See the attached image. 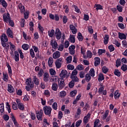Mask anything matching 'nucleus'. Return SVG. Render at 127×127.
Listing matches in <instances>:
<instances>
[{"mask_svg":"<svg viewBox=\"0 0 127 127\" xmlns=\"http://www.w3.org/2000/svg\"><path fill=\"white\" fill-rule=\"evenodd\" d=\"M109 113H110V111H109V110H106L104 115L101 116L102 120H103V121L106 120V123H109L112 119L111 116H109Z\"/></svg>","mask_w":127,"mask_h":127,"instance_id":"f257e3e1","label":"nucleus"},{"mask_svg":"<svg viewBox=\"0 0 127 127\" xmlns=\"http://www.w3.org/2000/svg\"><path fill=\"white\" fill-rule=\"evenodd\" d=\"M44 112L45 115H47L49 117H50L51 115V112L52 111V108L50 106H44L43 108Z\"/></svg>","mask_w":127,"mask_h":127,"instance_id":"f03ea898","label":"nucleus"},{"mask_svg":"<svg viewBox=\"0 0 127 127\" xmlns=\"http://www.w3.org/2000/svg\"><path fill=\"white\" fill-rule=\"evenodd\" d=\"M59 88L62 89L65 87V80L62 78H60L58 81Z\"/></svg>","mask_w":127,"mask_h":127,"instance_id":"7ed1b4c3","label":"nucleus"},{"mask_svg":"<svg viewBox=\"0 0 127 127\" xmlns=\"http://www.w3.org/2000/svg\"><path fill=\"white\" fill-rule=\"evenodd\" d=\"M11 19L10 17V14L9 13H5L3 15V20L4 22H6V23H8V21Z\"/></svg>","mask_w":127,"mask_h":127,"instance_id":"20e7f679","label":"nucleus"},{"mask_svg":"<svg viewBox=\"0 0 127 127\" xmlns=\"http://www.w3.org/2000/svg\"><path fill=\"white\" fill-rule=\"evenodd\" d=\"M36 117L38 121H42V118H43V110H40L39 111L36 112Z\"/></svg>","mask_w":127,"mask_h":127,"instance_id":"39448f33","label":"nucleus"},{"mask_svg":"<svg viewBox=\"0 0 127 127\" xmlns=\"http://www.w3.org/2000/svg\"><path fill=\"white\" fill-rule=\"evenodd\" d=\"M56 37L58 39V40H59V39H61V37H62V32H61L60 29L58 28L56 29Z\"/></svg>","mask_w":127,"mask_h":127,"instance_id":"423d86ee","label":"nucleus"},{"mask_svg":"<svg viewBox=\"0 0 127 127\" xmlns=\"http://www.w3.org/2000/svg\"><path fill=\"white\" fill-rule=\"evenodd\" d=\"M16 102L17 104L18 109L19 110H21V111H23V110H24V105H23V103H21V101H20V99H17Z\"/></svg>","mask_w":127,"mask_h":127,"instance_id":"0eeeda50","label":"nucleus"},{"mask_svg":"<svg viewBox=\"0 0 127 127\" xmlns=\"http://www.w3.org/2000/svg\"><path fill=\"white\" fill-rule=\"evenodd\" d=\"M26 85L29 86L30 88H33L34 87V83L32 82L31 78H27L26 80Z\"/></svg>","mask_w":127,"mask_h":127,"instance_id":"6e6552de","label":"nucleus"},{"mask_svg":"<svg viewBox=\"0 0 127 127\" xmlns=\"http://www.w3.org/2000/svg\"><path fill=\"white\" fill-rule=\"evenodd\" d=\"M90 119H91V114L90 113H88L87 115L86 116H85L83 118V124H85V125L88 124L89 121H90Z\"/></svg>","mask_w":127,"mask_h":127,"instance_id":"1a4fd4ad","label":"nucleus"},{"mask_svg":"<svg viewBox=\"0 0 127 127\" xmlns=\"http://www.w3.org/2000/svg\"><path fill=\"white\" fill-rule=\"evenodd\" d=\"M76 48V46L74 45H72L71 46L69 47L68 50L69 54H71V55H74L75 54V49Z\"/></svg>","mask_w":127,"mask_h":127,"instance_id":"9d476101","label":"nucleus"},{"mask_svg":"<svg viewBox=\"0 0 127 127\" xmlns=\"http://www.w3.org/2000/svg\"><path fill=\"white\" fill-rule=\"evenodd\" d=\"M18 7L20 9L21 13H24L25 11V7L22 5V3H19L18 5Z\"/></svg>","mask_w":127,"mask_h":127,"instance_id":"9b49d317","label":"nucleus"},{"mask_svg":"<svg viewBox=\"0 0 127 127\" xmlns=\"http://www.w3.org/2000/svg\"><path fill=\"white\" fill-rule=\"evenodd\" d=\"M0 40L1 42H7L8 41V39L7 38V36L5 34H2L0 36Z\"/></svg>","mask_w":127,"mask_h":127,"instance_id":"f8f14e48","label":"nucleus"},{"mask_svg":"<svg viewBox=\"0 0 127 127\" xmlns=\"http://www.w3.org/2000/svg\"><path fill=\"white\" fill-rule=\"evenodd\" d=\"M10 118L13 122L15 127H18V123H17V121H16V119H15V117L13 114H11Z\"/></svg>","mask_w":127,"mask_h":127,"instance_id":"ddd939ff","label":"nucleus"},{"mask_svg":"<svg viewBox=\"0 0 127 127\" xmlns=\"http://www.w3.org/2000/svg\"><path fill=\"white\" fill-rule=\"evenodd\" d=\"M6 33L8 37H10V38H13V32L9 28L7 29Z\"/></svg>","mask_w":127,"mask_h":127,"instance_id":"4468645a","label":"nucleus"},{"mask_svg":"<svg viewBox=\"0 0 127 127\" xmlns=\"http://www.w3.org/2000/svg\"><path fill=\"white\" fill-rule=\"evenodd\" d=\"M69 29L71 30L72 33H73V34H76L77 33V29L75 26H74V25L70 24L69 25Z\"/></svg>","mask_w":127,"mask_h":127,"instance_id":"2eb2a0df","label":"nucleus"},{"mask_svg":"<svg viewBox=\"0 0 127 127\" xmlns=\"http://www.w3.org/2000/svg\"><path fill=\"white\" fill-rule=\"evenodd\" d=\"M67 74L68 72L67 71V70H63L60 74V76L61 78H65V77H67Z\"/></svg>","mask_w":127,"mask_h":127,"instance_id":"dca6fc26","label":"nucleus"},{"mask_svg":"<svg viewBox=\"0 0 127 127\" xmlns=\"http://www.w3.org/2000/svg\"><path fill=\"white\" fill-rule=\"evenodd\" d=\"M120 97H121V93H120L119 90H116L114 93V98L115 100H119Z\"/></svg>","mask_w":127,"mask_h":127,"instance_id":"f3484780","label":"nucleus"},{"mask_svg":"<svg viewBox=\"0 0 127 127\" xmlns=\"http://www.w3.org/2000/svg\"><path fill=\"white\" fill-rule=\"evenodd\" d=\"M94 127H102V124L100 123V120H95L94 124Z\"/></svg>","mask_w":127,"mask_h":127,"instance_id":"a211bd4d","label":"nucleus"},{"mask_svg":"<svg viewBox=\"0 0 127 127\" xmlns=\"http://www.w3.org/2000/svg\"><path fill=\"white\" fill-rule=\"evenodd\" d=\"M54 59H57L60 57V52L57 51L53 54Z\"/></svg>","mask_w":127,"mask_h":127,"instance_id":"6ab92c4d","label":"nucleus"},{"mask_svg":"<svg viewBox=\"0 0 127 127\" xmlns=\"http://www.w3.org/2000/svg\"><path fill=\"white\" fill-rule=\"evenodd\" d=\"M98 80L99 82H102L103 80H105V75L102 73L98 74Z\"/></svg>","mask_w":127,"mask_h":127,"instance_id":"aec40b11","label":"nucleus"},{"mask_svg":"<svg viewBox=\"0 0 127 127\" xmlns=\"http://www.w3.org/2000/svg\"><path fill=\"white\" fill-rule=\"evenodd\" d=\"M119 38H120V39H121V40H123V39H127V36L124 33L119 32Z\"/></svg>","mask_w":127,"mask_h":127,"instance_id":"412c9836","label":"nucleus"},{"mask_svg":"<svg viewBox=\"0 0 127 127\" xmlns=\"http://www.w3.org/2000/svg\"><path fill=\"white\" fill-rule=\"evenodd\" d=\"M51 45H52L54 49H57V48H58V47H57V46H58V44H57V42L55 41H52L51 42Z\"/></svg>","mask_w":127,"mask_h":127,"instance_id":"4be33fe9","label":"nucleus"},{"mask_svg":"<svg viewBox=\"0 0 127 127\" xmlns=\"http://www.w3.org/2000/svg\"><path fill=\"white\" fill-rule=\"evenodd\" d=\"M39 79L37 78L36 76L35 75L33 76V82L35 85L38 86V85H39Z\"/></svg>","mask_w":127,"mask_h":127,"instance_id":"5701e85b","label":"nucleus"},{"mask_svg":"<svg viewBox=\"0 0 127 127\" xmlns=\"http://www.w3.org/2000/svg\"><path fill=\"white\" fill-rule=\"evenodd\" d=\"M8 91L9 93L12 94L14 92V88H13V87L11 85L8 84Z\"/></svg>","mask_w":127,"mask_h":127,"instance_id":"b1692460","label":"nucleus"},{"mask_svg":"<svg viewBox=\"0 0 127 127\" xmlns=\"http://www.w3.org/2000/svg\"><path fill=\"white\" fill-rule=\"evenodd\" d=\"M110 38V37L109 36V35H105L104 36V43L105 45H107L108 43H109V39Z\"/></svg>","mask_w":127,"mask_h":127,"instance_id":"393cba45","label":"nucleus"},{"mask_svg":"<svg viewBox=\"0 0 127 127\" xmlns=\"http://www.w3.org/2000/svg\"><path fill=\"white\" fill-rule=\"evenodd\" d=\"M49 74L47 73L44 74V81L45 82H48L49 81Z\"/></svg>","mask_w":127,"mask_h":127,"instance_id":"a878e982","label":"nucleus"},{"mask_svg":"<svg viewBox=\"0 0 127 127\" xmlns=\"http://www.w3.org/2000/svg\"><path fill=\"white\" fill-rule=\"evenodd\" d=\"M14 54L15 61H16V62H18V61H19V54L18 52L15 51Z\"/></svg>","mask_w":127,"mask_h":127,"instance_id":"bb28decb","label":"nucleus"},{"mask_svg":"<svg viewBox=\"0 0 127 127\" xmlns=\"http://www.w3.org/2000/svg\"><path fill=\"white\" fill-rule=\"evenodd\" d=\"M6 66L8 68V74L10 77H11V76H12V70H11V66L9 65V64H6Z\"/></svg>","mask_w":127,"mask_h":127,"instance_id":"cd10ccee","label":"nucleus"},{"mask_svg":"<svg viewBox=\"0 0 127 127\" xmlns=\"http://www.w3.org/2000/svg\"><path fill=\"white\" fill-rule=\"evenodd\" d=\"M100 87L99 88L98 93L99 94H103V92L104 91V89H105V87H104V85H103L102 83H101L100 84Z\"/></svg>","mask_w":127,"mask_h":127,"instance_id":"c85d7f7f","label":"nucleus"},{"mask_svg":"<svg viewBox=\"0 0 127 127\" xmlns=\"http://www.w3.org/2000/svg\"><path fill=\"white\" fill-rule=\"evenodd\" d=\"M96 8V10L98 11V10H102V9H103V6L100 4H95V6Z\"/></svg>","mask_w":127,"mask_h":127,"instance_id":"c756f323","label":"nucleus"},{"mask_svg":"<svg viewBox=\"0 0 127 127\" xmlns=\"http://www.w3.org/2000/svg\"><path fill=\"white\" fill-rule=\"evenodd\" d=\"M52 89L53 91H57V90H58V84L55 83H53Z\"/></svg>","mask_w":127,"mask_h":127,"instance_id":"7c9ffc66","label":"nucleus"},{"mask_svg":"<svg viewBox=\"0 0 127 127\" xmlns=\"http://www.w3.org/2000/svg\"><path fill=\"white\" fill-rule=\"evenodd\" d=\"M48 35L50 37H53L54 36V34L55 33V30L54 29H52L51 31H49L48 32Z\"/></svg>","mask_w":127,"mask_h":127,"instance_id":"2f4dec72","label":"nucleus"},{"mask_svg":"<svg viewBox=\"0 0 127 127\" xmlns=\"http://www.w3.org/2000/svg\"><path fill=\"white\" fill-rule=\"evenodd\" d=\"M63 8L64 9H65V13L66 14L69 13V6H68L67 5L64 4L63 5Z\"/></svg>","mask_w":127,"mask_h":127,"instance_id":"473e14b6","label":"nucleus"},{"mask_svg":"<svg viewBox=\"0 0 127 127\" xmlns=\"http://www.w3.org/2000/svg\"><path fill=\"white\" fill-rule=\"evenodd\" d=\"M68 40L71 43H75V36H74L73 35H70Z\"/></svg>","mask_w":127,"mask_h":127,"instance_id":"72a5a7b5","label":"nucleus"},{"mask_svg":"<svg viewBox=\"0 0 127 127\" xmlns=\"http://www.w3.org/2000/svg\"><path fill=\"white\" fill-rule=\"evenodd\" d=\"M91 77H95V70L94 68H91L88 73Z\"/></svg>","mask_w":127,"mask_h":127,"instance_id":"f704fd0d","label":"nucleus"},{"mask_svg":"<svg viewBox=\"0 0 127 127\" xmlns=\"http://www.w3.org/2000/svg\"><path fill=\"white\" fill-rule=\"evenodd\" d=\"M85 80L86 82H90L91 81V75L87 73L85 76Z\"/></svg>","mask_w":127,"mask_h":127,"instance_id":"c9c22d12","label":"nucleus"},{"mask_svg":"<svg viewBox=\"0 0 127 127\" xmlns=\"http://www.w3.org/2000/svg\"><path fill=\"white\" fill-rule=\"evenodd\" d=\"M9 44L10 45V49L11 52H13L15 50V46L11 43V42H9Z\"/></svg>","mask_w":127,"mask_h":127,"instance_id":"e433bc0d","label":"nucleus"},{"mask_svg":"<svg viewBox=\"0 0 127 127\" xmlns=\"http://www.w3.org/2000/svg\"><path fill=\"white\" fill-rule=\"evenodd\" d=\"M22 48L23 50H28L29 49V45L27 44H24L22 45Z\"/></svg>","mask_w":127,"mask_h":127,"instance_id":"4c0bfd02","label":"nucleus"},{"mask_svg":"<svg viewBox=\"0 0 127 127\" xmlns=\"http://www.w3.org/2000/svg\"><path fill=\"white\" fill-rule=\"evenodd\" d=\"M59 79L60 78H59V77H58V76H55L51 78V80H52V82H53L54 83H56V82H57V81H59Z\"/></svg>","mask_w":127,"mask_h":127,"instance_id":"58836bf2","label":"nucleus"},{"mask_svg":"<svg viewBox=\"0 0 127 127\" xmlns=\"http://www.w3.org/2000/svg\"><path fill=\"white\" fill-rule=\"evenodd\" d=\"M95 62L94 64H100L101 63V59L99 57H95L94 58Z\"/></svg>","mask_w":127,"mask_h":127,"instance_id":"ea45409f","label":"nucleus"},{"mask_svg":"<svg viewBox=\"0 0 127 127\" xmlns=\"http://www.w3.org/2000/svg\"><path fill=\"white\" fill-rule=\"evenodd\" d=\"M59 95L61 98H64V97H66V92H65V91H62L60 92Z\"/></svg>","mask_w":127,"mask_h":127,"instance_id":"a19ab883","label":"nucleus"},{"mask_svg":"<svg viewBox=\"0 0 127 127\" xmlns=\"http://www.w3.org/2000/svg\"><path fill=\"white\" fill-rule=\"evenodd\" d=\"M3 80L4 82L8 81V74L7 73H3Z\"/></svg>","mask_w":127,"mask_h":127,"instance_id":"79ce46f5","label":"nucleus"},{"mask_svg":"<svg viewBox=\"0 0 127 127\" xmlns=\"http://www.w3.org/2000/svg\"><path fill=\"white\" fill-rule=\"evenodd\" d=\"M12 108L14 110H18V106H17V104L15 102L12 103Z\"/></svg>","mask_w":127,"mask_h":127,"instance_id":"37998d69","label":"nucleus"},{"mask_svg":"<svg viewBox=\"0 0 127 127\" xmlns=\"http://www.w3.org/2000/svg\"><path fill=\"white\" fill-rule=\"evenodd\" d=\"M114 75L118 77H121V71L119 69H115L114 71Z\"/></svg>","mask_w":127,"mask_h":127,"instance_id":"c03bdc74","label":"nucleus"},{"mask_svg":"<svg viewBox=\"0 0 127 127\" xmlns=\"http://www.w3.org/2000/svg\"><path fill=\"white\" fill-rule=\"evenodd\" d=\"M117 10L119 11V12H123V9L124 8V7L122 6L121 5L118 4L117 6Z\"/></svg>","mask_w":127,"mask_h":127,"instance_id":"a18cd8bd","label":"nucleus"},{"mask_svg":"<svg viewBox=\"0 0 127 127\" xmlns=\"http://www.w3.org/2000/svg\"><path fill=\"white\" fill-rule=\"evenodd\" d=\"M0 3H1L3 7H4L5 8H6V7H7V2H6L5 0H2Z\"/></svg>","mask_w":127,"mask_h":127,"instance_id":"49530a36","label":"nucleus"},{"mask_svg":"<svg viewBox=\"0 0 127 127\" xmlns=\"http://www.w3.org/2000/svg\"><path fill=\"white\" fill-rule=\"evenodd\" d=\"M6 109H7L8 113H10L11 112V109H10V105L8 102L6 103Z\"/></svg>","mask_w":127,"mask_h":127,"instance_id":"de8ad7c7","label":"nucleus"},{"mask_svg":"<svg viewBox=\"0 0 127 127\" xmlns=\"http://www.w3.org/2000/svg\"><path fill=\"white\" fill-rule=\"evenodd\" d=\"M43 74H44V70H43V69H40V70L39 71L38 73V76L40 78V77H42Z\"/></svg>","mask_w":127,"mask_h":127,"instance_id":"09e8293b","label":"nucleus"},{"mask_svg":"<svg viewBox=\"0 0 127 127\" xmlns=\"http://www.w3.org/2000/svg\"><path fill=\"white\" fill-rule=\"evenodd\" d=\"M102 72L104 73V74H107V73L109 72V68L106 66H103L102 67Z\"/></svg>","mask_w":127,"mask_h":127,"instance_id":"8fccbe9b","label":"nucleus"},{"mask_svg":"<svg viewBox=\"0 0 127 127\" xmlns=\"http://www.w3.org/2000/svg\"><path fill=\"white\" fill-rule=\"evenodd\" d=\"M77 38L79 41H83V35H82L81 33L79 32L78 33Z\"/></svg>","mask_w":127,"mask_h":127,"instance_id":"3c124183","label":"nucleus"},{"mask_svg":"<svg viewBox=\"0 0 127 127\" xmlns=\"http://www.w3.org/2000/svg\"><path fill=\"white\" fill-rule=\"evenodd\" d=\"M71 97L72 98L76 96V94H77V90H72L70 93Z\"/></svg>","mask_w":127,"mask_h":127,"instance_id":"603ef678","label":"nucleus"},{"mask_svg":"<svg viewBox=\"0 0 127 127\" xmlns=\"http://www.w3.org/2000/svg\"><path fill=\"white\" fill-rule=\"evenodd\" d=\"M103 53H106V50H104V49H99L98 50V54L99 56H100V55H102V54H103Z\"/></svg>","mask_w":127,"mask_h":127,"instance_id":"864d4df0","label":"nucleus"},{"mask_svg":"<svg viewBox=\"0 0 127 127\" xmlns=\"http://www.w3.org/2000/svg\"><path fill=\"white\" fill-rule=\"evenodd\" d=\"M87 28H88V32L90 34H93V33H94V30L93 29V27L92 26L88 27Z\"/></svg>","mask_w":127,"mask_h":127,"instance_id":"5fc2aeb1","label":"nucleus"},{"mask_svg":"<svg viewBox=\"0 0 127 127\" xmlns=\"http://www.w3.org/2000/svg\"><path fill=\"white\" fill-rule=\"evenodd\" d=\"M0 113H3L4 112V105L3 103L0 104Z\"/></svg>","mask_w":127,"mask_h":127,"instance_id":"6e6d98bb","label":"nucleus"},{"mask_svg":"<svg viewBox=\"0 0 127 127\" xmlns=\"http://www.w3.org/2000/svg\"><path fill=\"white\" fill-rule=\"evenodd\" d=\"M72 6L73 7H74L75 8V11L76 12H77V13H80V9L79 8H78V6H77L75 4H73Z\"/></svg>","mask_w":127,"mask_h":127,"instance_id":"4d7b16f0","label":"nucleus"},{"mask_svg":"<svg viewBox=\"0 0 127 127\" xmlns=\"http://www.w3.org/2000/svg\"><path fill=\"white\" fill-rule=\"evenodd\" d=\"M18 51L20 54V58L21 59H24V56L23 55V53H22V51H21V50H18Z\"/></svg>","mask_w":127,"mask_h":127,"instance_id":"13d9d810","label":"nucleus"},{"mask_svg":"<svg viewBox=\"0 0 127 127\" xmlns=\"http://www.w3.org/2000/svg\"><path fill=\"white\" fill-rule=\"evenodd\" d=\"M50 73L52 76H53L54 75H56V71H55V70L53 68H51L50 69Z\"/></svg>","mask_w":127,"mask_h":127,"instance_id":"bf43d9fd","label":"nucleus"},{"mask_svg":"<svg viewBox=\"0 0 127 127\" xmlns=\"http://www.w3.org/2000/svg\"><path fill=\"white\" fill-rule=\"evenodd\" d=\"M108 49H109L110 52H113V51H115V48L113 45H110L108 46Z\"/></svg>","mask_w":127,"mask_h":127,"instance_id":"052dcab7","label":"nucleus"},{"mask_svg":"<svg viewBox=\"0 0 127 127\" xmlns=\"http://www.w3.org/2000/svg\"><path fill=\"white\" fill-rule=\"evenodd\" d=\"M70 78H71L73 82H78L79 81V79L78 78V77H77L76 76H70Z\"/></svg>","mask_w":127,"mask_h":127,"instance_id":"680f3d73","label":"nucleus"},{"mask_svg":"<svg viewBox=\"0 0 127 127\" xmlns=\"http://www.w3.org/2000/svg\"><path fill=\"white\" fill-rule=\"evenodd\" d=\"M87 55L88 58H91V57H93V54L92 53V52H91V51H88L87 52Z\"/></svg>","mask_w":127,"mask_h":127,"instance_id":"e2e57ef3","label":"nucleus"},{"mask_svg":"<svg viewBox=\"0 0 127 127\" xmlns=\"http://www.w3.org/2000/svg\"><path fill=\"white\" fill-rule=\"evenodd\" d=\"M121 70H123L124 72H126V71L127 70V65L126 64H123L121 66Z\"/></svg>","mask_w":127,"mask_h":127,"instance_id":"0e129e2a","label":"nucleus"},{"mask_svg":"<svg viewBox=\"0 0 127 127\" xmlns=\"http://www.w3.org/2000/svg\"><path fill=\"white\" fill-rule=\"evenodd\" d=\"M118 25L121 29H125V25L122 23H118Z\"/></svg>","mask_w":127,"mask_h":127,"instance_id":"69168bd1","label":"nucleus"},{"mask_svg":"<svg viewBox=\"0 0 127 127\" xmlns=\"http://www.w3.org/2000/svg\"><path fill=\"white\" fill-rule=\"evenodd\" d=\"M16 93L18 96H22V90L21 89L16 90Z\"/></svg>","mask_w":127,"mask_h":127,"instance_id":"338daca9","label":"nucleus"},{"mask_svg":"<svg viewBox=\"0 0 127 127\" xmlns=\"http://www.w3.org/2000/svg\"><path fill=\"white\" fill-rule=\"evenodd\" d=\"M67 63H70L72 62V56H69L66 59Z\"/></svg>","mask_w":127,"mask_h":127,"instance_id":"774afa93","label":"nucleus"}]
</instances>
